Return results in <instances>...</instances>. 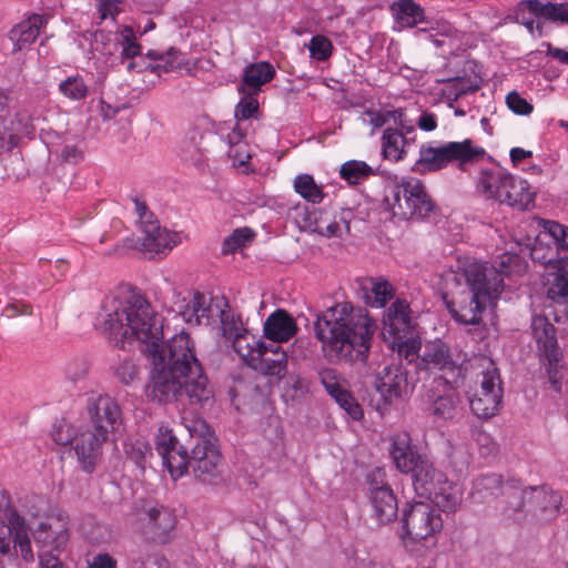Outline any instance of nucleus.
Here are the masks:
<instances>
[{
  "mask_svg": "<svg viewBox=\"0 0 568 568\" xmlns=\"http://www.w3.org/2000/svg\"><path fill=\"white\" fill-rule=\"evenodd\" d=\"M59 91L70 100L80 101L87 98L89 88L82 77L71 75L60 82Z\"/></svg>",
  "mask_w": 568,
  "mask_h": 568,
  "instance_id": "42",
  "label": "nucleus"
},
{
  "mask_svg": "<svg viewBox=\"0 0 568 568\" xmlns=\"http://www.w3.org/2000/svg\"><path fill=\"white\" fill-rule=\"evenodd\" d=\"M298 331L295 318L283 308L271 313L263 325L265 338L273 343H284L293 338Z\"/></svg>",
  "mask_w": 568,
  "mask_h": 568,
  "instance_id": "19",
  "label": "nucleus"
},
{
  "mask_svg": "<svg viewBox=\"0 0 568 568\" xmlns=\"http://www.w3.org/2000/svg\"><path fill=\"white\" fill-rule=\"evenodd\" d=\"M3 125L21 140V136L30 138L34 133V126L30 116L26 112H16L9 121H3Z\"/></svg>",
  "mask_w": 568,
  "mask_h": 568,
  "instance_id": "45",
  "label": "nucleus"
},
{
  "mask_svg": "<svg viewBox=\"0 0 568 568\" xmlns=\"http://www.w3.org/2000/svg\"><path fill=\"white\" fill-rule=\"evenodd\" d=\"M540 231L536 236L539 244L554 245L557 250L568 252V226L557 221L540 219Z\"/></svg>",
  "mask_w": 568,
  "mask_h": 568,
  "instance_id": "26",
  "label": "nucleus"
},
{
  "mask_svg": "<svg viewBox=\"0 0 568 568\" xmlns=\"http://www.w3.org/2000/svg\"><path fill=\"white\" fill-rule=\"evenodd\" d=\"M416 124L420 130L432 132L437 128V116L430 112H423Z\"/></svg>",
  "mask_w": 568,
  "mask_h": 568,
  "instance_id": "64",
  "label": "nucleus"
},
{
  "mask_svg": "<svg viewBox=\"0 0 568 568\" xmlns=\"http://www.w3.org/2000/svg\"><path fill=\"white\" fill-rule=\"evenodd\" d=\"M530 327L540 361L547 364L549 374L556 372L564 355L558 345L555 326L547 317L537 315L532 317Z\"/></svg>",
  "mask_w": 568,
  "mask_h": 568,
  "instance_id": "14",
  "label": "nucleus"
},
{
  "mask_svg": "<svg viewBox=\"0 0 568 568\" xmlns=\"http://www.w3.org/2000/svg\"><path fill=\"white\" fill-rule=\"evenodd\" d=\"M155 449L162 457L163 466L169 471L172 480L176 481L186 475V454L190 445H181L173 430L160 427L155 437Z\"/></svg>",
  "mask_w": 568,
  "mask_h": 568,
  "instance_id": "13",
  "label": "nucleus"
},
{
  "mask_svg": "<svg viewBox=\"0 0 568 568\" xmlns=\"http://www.w3.org/2000/svg\"><path fill=\"white\" fill-rule=\"evenodd\" d=\"M389 455L398 471L410 475L418 497L428 499L439 511H456L462 503L458 485L449 480L427 456L418 453L409 433L399 432L392 435Z\"/></svg>",
  "mask_w": 568,
  "mask_h": 568,
  "instance_id": "3",
  "label": "nucleus"
},
{
  "mask_svg": "<svg viewBox=\"0 0 568 568\" xmlns=\"http://www.w3.org/2000/svg\"><path fill=\"white\" fill-rule=\"evenodd\" d=\"M32 537L40 549L49 548L48 551L52 554L53 550H64L69 541L70 534L65 525H61L60 528L54 529L51 524L40 521L33 529Z\"/></svg>",
  "mask_w": 568,
  "mask_h": 568,
  "instance_id": "22",
  "label": "nucleus"
},
{
  "mask_svg": "<svg viewBox=\"0 0 568 568\" xmlns=\"http://www.w3.org/2000/svg\"><path fill=\"white\" fill-rule=\"evenodd\" d=\"M393 295L394 290L390 283L386 280L375 281L369 293L365 295L366 304L372 307H384Z\"/></svg>",
  "mask_w": 568,
  "mask_h": 568,
  "instance_id": "41",
  "label": "nucleus"
},
{
  "mask_svg": "<svg viewBox=\"0 0 568 568\" xmlns=\"http://www.w3.org/2000/svg\"><path fill=\"white\" fill-rule=\"evenodd\" d=\"M527 13L536 18H545L552 22L568 24V6L566 3H542L539 0H521L515 9L516 22L523 24L530 33L534 32L535 21Z\"/></svg>",
  "mask_w": 568,
  "mask_h": 568,
  "instance_id": "15",
  "label": "nucleus"
},
{
  "mask_svg": "<svg viewBox=\"0 0 568 568\" xmlns=\"http://www.w3.org/2000/svg\"><path fill=\"white\" fill-rule=\"evenodd\" d=\"M385 200L393 215L405 220L425 219L435 207L425 185L415 178L402 179L390 187L389 195H386Z\"/></svg>",
  "mask_w": 568,
  "mask_h": 568,
  "instance_id": "11",
  "label": "nucleus"
},
{
  "mask_svg": "<svg viewBox=\"0 0 568 568\" xmlns=\"http://www.w3.org/2000/svg\"><path fill=\"white\" fill-rule=\"evenodd\" d=\"M148 532L152 541L166 545L175 536L176 516L163 505H155L148 510Z\"/></svg>",
  "mask_w": 568,
  "mask_h": 568,
  "instance_id": "17",
  "label": "nucleus"
},
{
  "mask_svg": "<svg viewBox=\"0 0 568 568\" xmlns=\"http://www.w3.org/2000/svg\"><path fill=\"white\" fill-rule=\"evenodd\" d=\"M396 20L404 27H415L424 20V9L413 0H399L393 4Z\"/></svg>",
  "mask_w": 568,
  "mask_h": 568,
  "instance_id": "35",
  "label": "nucleus"
},
{
  "mask_svg": "<svg viewBox=\"0 0 568 568\" xmlns=\"http://www.w3.org/2000/svg\"><path fill=\"white\" fill-rule=\"evenodd\" d=\"M116 41L121 47V58L132 60L141 55L142 47L138 42L134 30L129 26H122L118 31Z\"/></svg>",
  "mask_w": 568,
  "mask_h": 568,
  "instance_id": "37",
  "label": "nucleus"
},
{
  "mask_svg": "<svg viewBox=\"0 0 568 568\" xmlns=\"http://www.w3.org/2000/svg\"><path fill=\"white\" fill-rule=\"evenodd\" d=\"M60 156L64 162L78 163L83 159V152L77 145H64L61 149Z\"/></svg>",
  "mask_w": 568,
  "mask_h": 568,
  "instance_id": "63",
  "label": "nucleus"
},
{
  "mask_svg": "<svg viewBox=\"0 0 568 568\" xmlns=\"http://www.w3.org/2000/svg\"><path fill=\"white\" fill-rule=\"evenodd\" d=\"M255 233L250 227H240L234 230L223 242V254L235 253L237 250L246 246L253 241Z\"/></svg>",
  "mask_w": 568,
  "mask_h": 568,
  "instance_id": "43",
  "label": "nucleus"
},
{
  "mask_svg": "<svg viewBox=\"0 0 568 568\" xmlns=\"http://www.w3.org/2000/svg\"><path fill=\"white\" fill-rule=\"evenodd\" d=\"M190 449L186 454V475L205 485L216 486L223 481V456L214 428L203 418L191 420L186 426Z\"/></svg>",
  "mask_w": 568,
  "mask_h": 568,
  "instance_id": "6",
  "label": "nucleus"
},
{
  "mask_svg": "<svg viewBox=\"0 0 568 568\" xmlns=\"http://www.w3.org/2000/svg\"><path fill=\"white\" fill-rule=\"evenodd\" d=\"M365 496L372 516L379 525L393 523L398 517V498L387 480L385 467L375 466L364 475Z\"/></svg>",
  "mask_w": 568,
  "mask_h": 568,
  "instance_id": "12",
  "label": "nucleus"
},
{
  "mask_svg": "<svg viewBox=\"0 0 568 568\" xmlns=\"http://www.w3.org/2000/svg\"><path fill=\"white\" fill-rule=\"evenodd\" d=\"M19 144L20 139H18L14 134L8 131V129L2 124L0 128V154L11 152Z\"/></svg>",
  "mask_w": 568,
  "mask_h": 568,
  "instance_id": "59",
  "label": "nucleus"
},
{
  "mask_svg": "<svg viewBox=\"0 0 568 568\" xmlns=\"http://www.w3.org/2000/svg\"><path fill=\"white\" fill-rule=\"evenodd\" d=\"M505 481L500 474H480L473 480L471 495L483 503L495 499L505 494Z\"/></svg>",
  "mask_w": 568,
  "mask_h": 568,
  "instance_id": "24",
  "label": "nucleus"
},
{
  "mask_svg": "<svg viewBox=\"0 0 568 568\" xmlns=\"http://www.w3.org/2000/svg\"><path fill=\"white\" fill-rule=\"evenodd\" d=\"M38 558L40 568H68L58 556L50 551H39Z\"/></svg>",
  "mask_w": 568,
  "mask_h": 568,
  "instance_id": "62",
  "label": "nucleus"
},
{
  "mask_svg": "<svg viewBox=\"0 0 568 568\" xmlns=\"http://www.w3.org/2000/svg\"><path fill=\"white\" fill-rule=\"evenodd\" d=\"M144 237L140 242V250L153 257L156 254L163 253L165 250H171L174 245L173 239L166 229L160 225L153 232L150 230L143 231Z\"/></svg>",
  "mask_w": 568,
  "mask_h": 568,
  "instance_id": "29",
  "label": "nucleus"
},
{
  "mask_svg": "<svg viewBox=\"0 0 568 568\" xmlns=\"http://www.w3.org/2000/svg\"><path fill=\"white\" fill-rule=\"evenodd\" d=\"M17 523L18 527H14V534L12 538L14 552L17 554L19 551L21 558L26 562H33L34 554L31 547V540L24 526L23 518L17 515Z\"/></svg>",
  "mask_w": 568,
  "mask_h": 568,
  "instance_id": "38",
  "label": "nucleus"
},
{
  "mask_svg": "<svg viewBox=\"0 0 568 568\" xmlns=\"http://www.w3.org/2000/svg\"><path fill=\"white\" fill-rule=\"evenodd\" d=\"M165 398H169V395L172 394L174 400H181L183 395L187 396V400L191 405H200L202 408L205 405H212L214 403V394L215 393H160Z\"/></svg>",
  "mask_w": 568,
  "mask_h": 568,
  "instance_id": "54",
  "label": "nucleus"
},
{
  "mask_svg": "<svg viewBox=\"0 0 568 568\" xmlns=\"http://www.w3.org/2000/svg\"><path fill=\"white\" fill-rule=\"evenodd\" d=\"M458 290L450 300L444 296L446 308L459 324L476 325L486 306L496 303L504 290V274L487 263L471 262L454 275Z\"/></svg>",
  "mask_w": 568,
  "mask_h": 568,
  "instance_id": "5",
  "label": "nucleus"
},
{
  "mask_svg": "<svg viewBox=\"0 0 568 568\" xmlns=\"http://www.w3.org/2000/svg\"><path fill=\"white\" fill-rule=\"evenodd\" d=\"M116 378L125 386H132L138 371L132 359L124 358L115 368Z\"/></svg>",
  "mask_w": 568,
  "mask_h": 568,
  "instance_id": "56",
  "label": "nucleus"
},
{
  "mask_svg": "<svg viewBox=\"0 0 568 568\" xmlns=\"http://www.w3.org/2000/svg\"><path fill=\"white\" fill-rule=\"evenodd\" d=\"M371 395V393H368ZM402 393H372L369 405L376 409L381 417L387 414L393 404V397H400Z\"/></svg>",
  "mask_w": 568,
  "mask_h": 568,
  "instance_id": "53",
  "label": "nucleus"
},
{
  "mask_svg": "<svg viewBox=\"0 0 568 568\" xmlns=\"http://www.w3.org/2000/svg\"><path fill=\"white\" fill-rule=\"evenodd\" d=\"M222 331L223 336L226 339L236 341L237 344L250 337V333L242 327L241 322L235 321L233 317L230 320L229 315H225L224 313L222 316Z\"/></svg>",
  "mask_w": 568,
  "mask_h": 568,
  "instance_id": "48",
  "label": "nucleus"
},
{
  "mask_svg": "<svg viewBox=\"0 0 568 568\" xmlns=\"http://www.w3.org/2000/svg\"><path fill=\"white\" fill-rule=\"evenodd\" d=\"M528 499L525 513L544 517H556L561 507V495L547 485L528 486Z\"/></svg>",
  "mask_w": 568,
  "mask_h": 568,
  "instance_id": "18",
  "label": "nucleus"
},
{
  "mask_svg": "<svg viewBox=\"0 0 568 568\" xmlns=\"http://www.w3.org/2000/svg\"><path fill=\"white\" fill-rule=\"evenodd\" d=\"M293 186L295 192L305 201L318 204L324 199L322 186L318 185L311 174L303 173L294 179Z\"/></svg>",
  "mask_w": 568,
  "mask_h": 568,
  "instance_id": "36",
  "label": "nucleus"
},
{
  "mask_svg": "<svg viewBox=\"0 0 568 568\" xmlns=\"http://www.w3.org/2000/svg\"><path fill=\"white\" fill-rule=\"evenodd\" d=\"M409 305L404 300H396L385 312L382 335L385 343L414 335V323L409 315Z\"/></svg>",
  "mask_w": 568,
  "mask_h": 568,
  "instance_id": "16",
  "label": "nucleus"
},
{
  "mask_svg": "<svg viewBox=\"0 0 568 568\" xmlns=\"http://www.w3.org/2000/svg\"><path fill=\"white\" fill-rule=\"evenodd\" d=\"M91 429L78 433L65 418L57 419L52 426L51 438L60 446L73 445L78 462L83 471L92 474L102 455V446L110 434L119 432L122 426V410L118 402L108 393L88 406Z\"/></svg>",
  "mask_w": 568,
  "mask_h": 568,
  "instance_id": "4",
  "label": "nucleus"
},
{
  "mask_svg": "<svg viewBox=\"0 0 568 568\" xmlns=\"http://www.w3.org/2000/svg\"><path fill=\"white\" fill-rule=\"evenodd\" d=\"M179 313L184 322L200 325L202 318H209L210 307L206 306L205 296L195 292L191 301L183 298L178 303Z\"/></svg>",
  "mask_w": 568,
  "mask_h": 568,
  "instance_id": "30",
  "label": "nucleus"
},
{
  "mask_svg": "<svg viewBox=\"0 0 568 568\" xmlns=\"http://www.w3.org/2000/svg\"><path fill=\"white\" fill-rule=\"evenodd\" d=\"M434 504L406 501L400 515L399 537L404 547L414 551V544L426 541L443 529V518Z\"/></svg>",
  "mask_w": 568,
  "mask_h": 568,
  "instance_id": "10",
  "label": "nucleus"
},
{
  "mask_svg": "<svg viewBox=\"0 0 568 568\" xmlns=\"http://www.w3.org/2000/svg\"><path fill=\"white\" fill-rule=\"evenodd\" d=\"M341 176L349 184H357L374 174L372 166L364 161L349 160L341 166Z\"/></svg>",
  "mask_w": 568,
  "mask_h": 568,
  "instance_id": "39",
  "label": "nucleus"
},
{
  "mask_svg": "<svg viewBox=\"0 0 568 568\" xmlns=\"http://www.w3.org/2000/svg\"><path fill=\"white\" fill-rule=\"evenodd\" d=\"M125 456L142 471L146 468L148 458L153 456L152 446L144 437L128 438L123 443Z\"/></svg>",
  "mask_w": 568,
  "mask_h": 568,
  "instance_id": "32",
  "label": "nucleus"
},
{
  "mask_svg": "<svg viewBox=\"0 0 568 568\" xmlns=\"http://www.w3.org/2000/svg\"><path fill=\"white\" fill-rule=\"evenodd\" d=\"M338 406L344 409L353 420H361L364 417V410L353 393H328Z\"/></svg>",
  "mask_w": 568,
  "mask_h": 568,
  "instance_id": "47",
  "label": "nucleus"
},
{
  "mask_svg": "<svg viewBox=\"0 0 568 568\" xmlns=\"http://www.w3.org/2000/svg\"><path fill=\"white\" fill-rule=\"evenodd\" d=\"M504 393H473L469 397V406L475 416L487 420L494 417L500 409Z\"/></svg>",
  "mask_w": 568,
  "mask_h": 568,
  "instance_id": "28",
  "label": "nucleus"
},
{
  "mask_svg": "<svg viewBox=\"0 0 568 568\" xmlns=\"http://www.w3.org/2000/svg\"><path fill=\"white\" fill-rule=\"evenodd\" d=\"M315 381L318 382L325 390H347L348 382L334 368H323L315 374Z\"/></svg>",
  "mask_w": 568,
  "mask_h": 568,
  "instance_id": "44",
  "label": "nucleus"
},
{
  "mask_svg": "<svg viewBox=\"0 0 568 568\" xmlns=\"http://www.w3.org/2000/svg\"><path fill=\"white\" fill-rule=\"evenodd\" d=\"M353 217L354 211L349 207H341L338 215L333 214V220L329 219L328 212H321L315 221V231L326 237H339L343 232L349 233Z\"/></svg>",
  "mask_w": 568,
  "mask_h": 568,
  "instance_id": "23",
  "label": "nucleus"
},
{
  "mask_svg": "<svg viewBox=\"0 0 568 568\" xmlns=\"http://www.w3.org/2000/svg\"><path fill=\"white\" fill-rule=\"evenodd\" d=\"M485 155L486 150L471 139L448 141L437 145L426 143L419 148V158L414 170L423 173L438 172L454 164L458 170L465 172L468 165L478 163Z\"/></svg>",
  "mask_w": 568,
  "mask_h": 568,
  "instance_id": "7",
  "label": "nucleus"
},
{
  "mask_svg": "<svg viewBox=\"0 0 568 568\" xmlns=\"http://www.w3.org/2000/svg\"><path fill=\"white\" fill-rule=\"evenodd\" d=\"M459 402V393H443L433 400L432 412L438 418L450 419Z\"/></svg>",
  "mask_w": 568,
  "mask_h": 568,
  "instance_id": "40",
  "label": "nucleus"
},
{
  "mask_svg": "<svg viewBox=\"0 0 568 568\" xmlns=\"http://www.w3.org/2000/svg\"><path fill=\"white\" fill-rule=\"evenodd\" d=\"M98 326L121 349L143 345L151 363L152 390H206L209 378L196 358L189 334L163 341V317L139 294L111 298L103 305Z\"/></svg>",
  "mask_w": 568,
  "mask_h": 568,
  "instance_id": "1",
  "label": "nucleus"
},
{
  "mask_svg": "<svg viewBox=\"0 0 568 568\" xmlns=\"http://www.w3.org/2000/svg\"><path fill=\"white\" fill-rule=\"evenodd\" d=\"M275 74V69L270 62L260 61L251 63L243 70L240 91L245 95H255L260 92L262 85L274 79Z\"/></svg>",
  "mask_w": 568,
  "mask_h": 568,
  "instance_id": "21",
  "label": "nucleus"
},
{
  "mask_svg": "<svg viewBox=\"0 0 568 568\" xmlns=\"http://www.w3.org/2000/svg\"><path fill=\"white\" fill-rule=\"evenodd\" d=\"M528 486L525 487L521 478L509 476L505 481V503L515 513H523L526 509L528 499Z\"/></svg>",
  "mask_w": 568,
  "mask_h": 568,
  "instance_id": "31",
  "label": "nucleus"
},
{
  "mask_svg": "<svg viewBox=\"0 0 568 568\" xmlns=\"http://www.w3.org/2000/svg\"><path fill=\"white\" fill-rule=\"evenodd\" d=\"M420 361L426 368H453L449 347L440 339L429 341L425 344Z\"/></svg>",
  "mask_w": 568,
  "mask_h": 568,
  "instance_id": "27",
  "label": "nucleus"
},
{
  "mask_svg": "<svg viewBox=\"0 0 568 568\" xmlns=\"http://www.w3.org/2000/svg\"><path fill=\"white\" fill-rule=\"evenodd\" d=\"M247 365L265 376L271 388L308 390L315 385L298 374L287 372V355L278 345L257 342L255 348L248 349Z\"/></svg>",
  "mask_w": 568,
  "mask_h": 568,
  "instance_id": "8",
  "label": "nucleus"
},
{
  "mask_svg": "<svg viewBox=\"0 0 568 568\" xmlns=\"http://www.w3.org/2000/svg\"><path fill=\"white\" fill-rule=\"evenodd\" d=\"M387 115L389 120H393L394 124L396 125L395 129L398 131L405 132L406 135H409L415 133V126L412 123V121L407 120L406 114L403 109H395L387 111Z\"/></svg>",
  "mask_w": 568,
  "mask_h": 568,
  "instance_id": "57",
  "label": "nucleus"
},
{
  "mask_svg": "<svg viewBox=\"0 0 568 568\" xmlns=\"http://www.w3.org/2000/svg\"><path fill=\"white\" fill-rule=\"evenodd\" d=\"M146 58L154 61L155 63L150 67L152 72H170L182 65L180 57L181 51L175 48H170L165 52H159L156 50H149Z\"/></svg>",
  "mask_w": 568,
  "mask_h": 568,
  "instance_id": "34",
  "label": "nucleus"
},
{
  "mask_svg": "<svg viewBox=\"0 0 568 568\" xmlns=\"http://www.w3.org/2000/svg\"><path fill=\"white\" fill-rule=\"evenodd\" d=\"M387 344L393 351H397L399 357L405 358L409 363L418 356V351L420 349V342L415 338V334L398 341H390Z\"/></svg>",
  "mask_w": 568,
  "mask_h": 568,
  "instance_id": "46",
  "label": "nucleus"
},
{
  "mask_svg": "<svg viewBox=\"0 0 568 568\" xmlns=\"http://www.w3.org/2000/svg\"><path fill=\"white\" fill-rule=\"evenodd\" d=\"M406 374L398 366H385L375 377L376 390H406Z\"/></svg>",
  "mask_w": 568,
  "mask_h": 568,
  "instance_id": "33",
  "label": "nucleus"
},
{
  "mask_svg": "<svg viewBox=\"0 0 568 568\" xmlns=\"http://www.w3.org/2000/svg\"><path fill=\"white\" fill-rule=\"evenodd\" d=\"M471 438L477 443L486 455H496L498 453V444L481 426H473L470 429Z\"/></svg>",
  "mask_w": 568,
  "mask_h": 568,
  "instance_id": "50",
  "label": "nucleus"
},
{
  "mask_svg": "<svg viewBox=\"0 0 568 568\" xmlns=\"http://www.w3.org/2000/svg\"><path fill=\"white\" fill-rule=\"evenodd\" d=\"M154 549L149 545L139 546L131 550L130 561L133 568H152L150 567L151 558Z\"/></svg>",
  "mask_w": 568,
  "mask_h": 568,
  "instance_id": "55",
  "label": "nucleus"
},
{
  "mask_svg": "<svg viewBox=\"0 0 568 568\" xmlns=\"http://www.w3.org/2000/svg\"><path fill=\"white\" fill-rule=\"evenodd\" d=\"M313 329L329 362L365 363L377 324L366 308L341 302L317 313Z\"/></svg>",
  "mask_w": 568,
  "mask_h": 568,
  "instance_id": "2",
  "label": "nucleus"
},
{
  "mask_svg": "<svg viewBox=\"0 0 568 568\" xmlns=\"http://www.w3.org/2000/svg\"><path fill=\"white\" fill-rule=\"evenodd\" d=\"M480 386L483 390H494L495 387H497L498 390H503L499 371L491 361L488 363L486 369L481 372Z\"/></svg>",
  "mask_w": 568,
  "mask_h": 568,
  "instance_id": "52",
  "label": "nucleus"
},
{
  "mask_svg": "<svg viewBox=\"0 0 568 568\" xmlns=\"http://www.w3.org/2000/svg\"><path fill=\"white\" fill-rule=\"evenodd\" d=\"M308 51L313 59L325 61L332 55L333 44L325 36L317 34L311 39Z\"/></svg>",
  "mask_w": 568,
  "mask_h": 568,
  "instance_id": "49",
  "label": "nucleus"
},
{
  "mask_svg": "<svg viewBox=\"0 0 568 568\" xmlns=\"http://www.w3.org/2000/svg\"><path fill=\"white\" fill-rule=\"evenodd\" d=\"M64 373H65L67 378H69L71 381H78V379L84 377L85 374L88 373V365L83 361H80V362L77 361V362L68 364Z\"/></svg>",
  "mask_w": 568,
  "mask_h": 568,
  "instance_id": "60",
  "label": "nucleus"
},
{
  "mask_svg": "<svg viewBox=\"0 0 568 568\" xmlns=\"http://www.w3.org/2000/svg\"><path fill=\"white\" fill-rule=\"evenodd\" d=\"M415 142V136L406 135L397 129L387 128L382 135V149L385 159L399 161L404 158L405 148Z\"/></svg>",
  "mask_w": 568,
  "mask_h": 568,
  "instance_id": "25",
  "label": "nucleus"
},
{
  "mask_svg": "<svg viewBox=\"0 0 568 568\" xmlns=\"http://www.w3.org/2000/svg\"><path fill=\"white\" fill-rule=\"evenodd\" d=\"M478 187L486 197L517 210H527L535 197L526 180L516 178L499 166L483 169Z\"/></svg>",
  "mask_w": 568,
  "mask_h": 568,
  "instance_id": "9",
  "label": "nucleus"
},
{
  "mask_svg": "<svg viewBox=\"0 0 568 568\" xmlns=\"http://www.w3.org/2000/svg\"><path fill=\"white\" fill-rule=\"evenodd\" d=\"M258 111V102L253 95L242 99L235 108V118L247 120Z\"/></svg>",
  "mask_w": 568,
  "mask_h": 568,
  "instance_id": "58",
  "label": "nucleus"
},
{
  "mask_svg": "<svg viewBox=\"0 0 568 568\" xmlns=\"http://www.w3.org/2000/svg\"><path fill=\"white\" fill-rule=\"evenodd\" d=\"M87 568H118L116 560L108 552L95 555Z\"/></svg>",
  "mask_w": 568,
  "mask_h": 568,
  "instance_id": "61",
  "label": "nucleus"
},
{
  "mask_svg": "<svg viewBox=\"0 0 568 568\" xmlns=\"http://www.w3.org/2000/svg\"><path fill=\"white\" fill-rule=\"evenodd\" d=\"M506 104L508 109L517 115H529L534 111V105L517 91H511L506 95Z\"/></svg>",
  "mask_w": 568,
  "mask_h": 568,
  "instance_id": "51",
  "label": "nucleus"
},
{
  "mask_svg": "<svg viewBox=\"0 0 568 568\" xmlns=\"http://www.w3.org/2000/svg\"><path fill=\"white\" fill-rule=\"evenodd\" d=\"M47 22L45 14H32L16 24L9 32V39L13 42L14 50L21 51L32 44Z\"/></svg>",
  "mask_w": 568,
  "mask_h": 568,
  "instance_id": "20",
  "label": "nucleus"
}]
</instances>
